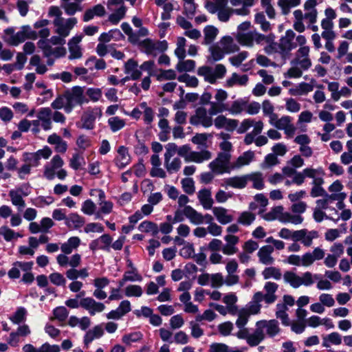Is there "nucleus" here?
<instances>
[{"instance_id": "f257e3e1", "label": "nucleus", "mask_w": 352, "mask_h": 352, "mask_svg": "<svg viewBox=\"0 0 352 352\" xmlns=\"http://www.w3.org/2000/svg\"><path fill=\"white\" fill-rule=\"evenodd\" d=\"M236 41L242 46L252 48L254 44H266L264 52L270 55L277 52V43L275 42V36L273 34H263L256 31H249L247 34H239Z\"/></svg>"}, {"instance_id": "f03ea898", "label": "nucleus", "mask_w": 352, "mask_h": 352, "mask_svg": "<svg viewBox=\"0 0 352 352\" xmlns=\"http://www.w3.org/2000/svg\"><path fill=\"white\" fill-rule=\"evenodd\" d=\"M317 4V0H306L304 3V9L307 11L306 13L304 14L301 10L294 11L293 28L296 31L302 33L305 30L304 20L309 24H314L317 21L318 12L315 8Z\"/></svg>"}, {"instance_id": "7ed1b4c3", "label": "nucleus", "mask_w": 352, "mask_h": 352, "mask_svg": "<svg viewBox=\"0 0 352 352\" xmlns=\"http://www.w3.org/2000/svg\"><path fill=\"white\" fill-rule=\"evenodd\" d=\"M309 54V47H300L296 52L294 58L291 61V67L285 74V76L294 78L301 77L303 72L307 70L311 66Z\"/></svg>"}, {"instance_id": "20e7f679", "label": "nucleus", "mask_w": 352, "mask_h": 352, "mask_svg": "<svg viewBox=\"0 0 352 352\" xmlns=\"http://www.w3.org/2000/svg\"><path fill=\"white\" fill-rule=\"evenodd\" d=\"M4 33L5 41L13 46H18L28 39L36 40L38 38V32L29 25L21 26L17 32H14V28H9L4 30Z\"/></svg>"}, {"instance_id": "39448f33", "label": "nucleus", "mask_w": 352, "mask_h": 352, "mask_svg": "<svg viewBox=\"0 0 352 352\" xmlns=\"http://www.w3.org/2000/svg\"><path fill=\"white\" fill-rule=\"evenodd\" d=\"M324 250L319 247L315 248L312 252H307L302 255L291 254L287 256L286 262L292 265L308 267L314 264L316 261L324 258Z\"/></svg>"}, {"instance_id": "423d86ee", "label": "nucleus", "mask_w": 352, "mask_h": 352, "mask_svg": "<svg viewBox=\"0 0 352 352\" xmlns=\"http://www.w3.org/2000/svg\"><path fill=\"white\" fill-rule=\"evenodd\" d=\"M314 278H317L318 275H314L310 272H305L298 275L292 271H286L283 274L284 282L294 289L299 288L301 286L309 287L314 283Z\"/></svg>"}, {"instance_id": "0eeeda50", "label": "nucleus", "mask_w": 352, "mask_h": 352, "mask_svg": "<svg viewBox=\"0 0 352 352\" xmlns=\"http://www.w3.org/2000/svg\"><path fill=\"white\" fill-rule=\"evenodd\" d=\"M178 155L183 157L186 162L202 163L212 157V153L208 150L192 151L188 145L178 147Z\"/></svg>"}, {"instance_id": "6e6552de", "label": "nucleus", "mask_w": 352, "mask_h": 352, "mask_svg": "<svg viewBox=\"0 0 352 352\" xmlns=\"http://www.w3.org/2000/svg\"><path fill=\"white\" fill-rule=\"evenodd\" d=\"M255 327H256L260 343L265 339L266 335L272 338L278 335L280 332L279 323L275 319L257 321Z\"/></svg>"}, {"instance_id": "1a4fd4ad", "label": "nucleus", "mask_w": 352, "mask_h": 352, "mask_svg": "<svg viewBox=\"0 0 352 352\" xmlns=\"http://www.w3.org/2000/svg\"><path fill=\"white\" fill-rule=\"evenodd\" d=\"M226 72L227 69L223 64H217L214 69L206 65L199 67L197 74L204 77L205 81L214 84L218 79H221L225 76Z\"/></svg>"}, {"instance_id": "9d476101", "label": "nucleus", "mask_w": 352, "mask_h": 352, "mask_svg": "<svg viewBox=\"0 0 352 352\" xmlns=\"http://www.w3.org/2000/svg\"><path fill=\"white\" fill-rule=\"evenodd\" d=\"M232 155L226 153H219L217 157L209 164V168L216 175L229 173L232 168L230 164Z\"/></svg>"}, {"instance_id": "9b49d317", "label": "nucleus", "mask_w": 352, "mask_h": 352, "mask_svg": "<svg viewBox=\"0 0 352 352\" xmlns=\"http://www.w3.org/2000/svg\"><path fill=\"white\" fill-rule=\"evenodd\" d=\"M107 7L109 10L113 12L109 16V21L113 24H117L126 14V8L124 0H107Z\"/></svg>"}, {"instance_id": "f8f14e48", "label": "nucleus", "mask_w": 352, "mask_h": 352, "mask_svg": "<svg viewBox=\"0 0 352 352\" xmlns=\"http://www.w3.org/2000/svg\"><path fill=\"white\" fill-rule=\"evenodd\" d=\"M190 123L192 125H201L208 128L213 124V118L205 107H199L196 109L195 114L190 118Z\"/></svg>"}, {"instance_id": "ddd939ff", "label": "nucleus", "mask_w": 352, "mask_h": 352, "mask_svg": "<svg viewBox=\"0 0 352 352\" xmlns=\"http://www.w3.org/2000/svg\"><path fill=\"white\" fill-rule=\"evenodd\" d=\"M77 19L75 17L54 19L53 23L55 27V32L58 35L67 37L69 35L70 31L77 24Z\"/></svg>"}, {"instance_id": "4468645a", "label": "nucleus", "mask_w": 352, "mask_h": 352, "mask_svg": "<svg viewBox=\"0 0 352 352\" xmlns=\"http://www.w3.org/2000/svg\"><path fill=\"white\" fill-rule=\"evenodd\" d=\"M278 289V285L274 282L267 281L263 286L264 293L257 292L256 294L258 299H262L266 304H272L278 298L276 292Z\"/></svg>"}, {"instance_id": "2eb2a0df", "label": "nucleus", "mask_w": 352, "mask_h": 352, "mask_svg": "<svg viewBox=\"0 0 352 352\" xmlns=\"http://www.w3.org/2000/svg\"><path fill=\"white\" fill-rule=\"evenodd\" d=\"M145 53L156 56L158 53L166 50L168 45L166 41H153L146 38L140 43Z\"/></svg>"}, {"instance_id": "dca6fc26", "label": "nucleus", "mask_w": 352, "mask_h": 352, "mask_svg": "<svg viewBox=\"0 0 352 352\" xmlns=\"http://www.w3.org/2000/svg\"><path fill=\"white\" fill-rule=\"evenodd\" d=\"M80 305L86 309L91 316L101 313L105 309V305L102 302H97L91 297L82 298L80 300Z\"/></svg>"}, {"instance_id": "f3484780", "label": "nucleus", "mask_w": 352, "mask_h": 352, "mask_svg": "<svg viewBox=\"0 0 352 352\" xmlns=\"http://www.w3.org/2000/svg\"><path fill=\"white\" fill-rule=\"evenodd\" d=\"M264 123L262 120H255L254 119L245 118L243 120L237 128V133L242 134L245 133L251 127H253L254 133H261L263 129Z\"/></svg>"}, {"instance_id": "a211bd4d", "label": "nucleus", "mask_w": 352, "mask_h": 352, "mask_svg": "<svg viewBox=\"0 0 352 352\" xmlns=\"http://www.w3.org/2000/svg\"><path fill=\"white\" fill-rule=\"evenodd\" d=\"M69 102L72 109L78 104H82L88 102L87 99L84 95V91L82 88L80 87H74L71 91H67Z\"/></svg>"}, {"instance_id": "6ab92c4d", "label": "nucleus", "mask_w": 352, "mask_h": 352, "mask_svg": "<svg viewBox=\"0 0 352 352\" xmlns=\"http://www.w3.org/2000/svg\"><path fill=\"white\" fill-rule=\"evenodd\" d=\"M82 39V35H76L72 38L68 42L69 60L80 59L82 56V47L79 45Z\"/></svg>"}, {"instance_id": "aec40b11", "label": "nucleus", "mask_w": 352, "mask_h": 352, "mask_svg": "<svg viewBox=\"0 0 352 352\" xmlns=\"http://www.w3.org/2000/svg\"><path fill=\"white\" fill-rule=\"evenodd\" d=\"M239 331L236 333V336L239 339L245 340L248 344L250 346H256L260 344L258 336L257 334L256 327L252 333H249V330L244 327H238Z\"/></svg>"}, {"instance_id": "412c9836", "label": "nucleus", "mask_w": 352, "mask_h": 352, "mask_svg": "<svg viewBox=\"0 0 352 352\" xmlns=\"http://www.w3.org/2000/svg\"><path fill=\"white\" fill-rule=\"evenodd\" d=\"M274 252V247L266 245L261 247L258 252L257 256L258 261L265 265H272L275 262V258L272 256Z\"/></svg>"}, {"instance_id": "4be33fe9", "label": "nucleus", "mask_w": 352, "mask_h": 352, "mask_svg": "<svg viewBox=\"0 0 352 352\" xmlns=\"http://www.w3.org/2000/svg\"><path fill=\"white\" fill-rule=\"evenodd\" d=\"M64 164L63 159L58 155H54L50 161L49 166L45 167L44 177L48 180L55 177V170L61 168Z\"/></svg>"}, {"instance_id": "5701e85b", "label": "nucleus", "mask_w": 352, "mask_h": 352, "mask_svg": "<svg viewBox=\"0 0 352 352\" xmlns=\"http://www.w3.org/2000/svg\"><path fill=\"white\" fill-rule=\"evenodd\" d=\"M50 35V31L48 28L41 29L38 32V37L41 39L37 42L38 47L43 52V56L49 58L50 52H51L52 46L49 44V41L46 38Z\"/></svg>"}, {"instance_id": "b1692460", "label": "nucleus", "mask_w": 352, "mask_h": 352, "mask_svg": "<svg viewBox=\"0 0 352 352\" xmlns=\"http://www.w3.org/2000/svg\"><path fill=\"white\" fill-rule=\"evenodd\" d=\"M52 111L48 107L40 109L37 113L36 118L41 122V128L45 131H49L52 128Z\"/></svg>"}, {"instance_id": "393cba45", "label": "nucleus", "mask_w": 352, "mask_h": 352, "mask_svg": "<svg viewBox=\"0 0 352 352\" xmlns=\"http://www.w3.org/2000/svg\"><path fill=\"white\" fill-rule=\"evenodd\" d=\"M233 7L241 6L240 8H234L235 14L239 16H248L250 14V8L252 7L256 0H230Z\"/></svg>"}, {"instance_id": "a878e982", "label": "nucleus", "mask_w": 352, "mask_h": 352, "mask_svg": "<svg viewBox=\"0 0 352 352\" xmlns=\"http://www.w3.org/2000/svg\"><path fill=\"white\" fill-rule=\"evenodd\" d=\"M344 186L339 180L333 182L328 188L331 194H328V197L334 200H344L346 198V193L342 192Z\"/></svg>"}, {"instance_id": "bb28decb", "label": "nucleus", "mask_w": 352, "mask_h": 352, "mask_svg": "<svg viewBox=\"0 0 352 352\" xmlns=\"http://www.w3.org/2000/svg\"><path fill=\"white\" fill-rule=\"evenodd\" d=\"M248 185L246 175H236L226 178L222 184L226 188L231 187L236 189L245 188Z\"/></svg>"}, {"instance_id": "cd10ccee", "label": "nucleus", "mask_w": 352, "mask_h": 352, "mask_svg": "<svg viewBox=\"0 0 352 352\" xmlns=\"http://www.w3.org/2000/svg\"><path fill=\"white\" fill-rule=\"evenodd\" d=\"M318 232L316 230H299L297 242L300 241L304 246L310 247L313 243V240L318 239Z\"/></svg>"}, {"instance_id": "c85d7f7f", "label": "nucleus", "mask_w": 352, "mask_h": 352, "mask_svg": "<svg viewBox=\"0 0 352 352\" xmlns=\"http://www.w3.org/2000/svg\"><path fill=\"white\" fill-rule=\"evenodd\" d=\"M314 80H311L310 82H302L298 84L295 87L289 89V93L292 96H305L311 92L314 88Z\"/></svg>"}, {"instance_id": "c756f323", "label": "nucleus", "mask_w": 352, "mask_h": 352, "mask_svg": "<svg viewBox=\"0 0 352 352\" xmlns=\"http://www.w3.org/2000/svg\"><path fill=\"white\" fill-rule=\"evenodd\" d=\"M118 155L115 159L116 165L120 169L124 168L131 162V156L128 148L124 146H120L117 151Z\"/></svg>"}, {"instance_id": "7c9ffc66", "label": "nucleus", "mask_w": 352, "mask_h": 352, "mask_svg": "<svg viewBox=\"0 0 352 352\" xmlns=\"http://www.w3.org/2000/svg\"><path fill=\"white\" fill-rule=\"evenodd\" d=\"M183 214L193 225H200L204 223V215L190 206L184 207Z\"/></svg>"}, {"instance_id": "2f4dec72", "label": "nucleus", "mask_w": 352, "mask_h": 352, "mask_svg": "<svg viewBox=\"0 0 352 352\" xmlns=\"http://www.w3.org/2000/svg\"><path fill=\"white\" fill-rule=\"evenodd\" d=\"M255 157L254 152L248 151L239 155L236 160L232 162V168L239 169L245 166L249 165Z\"/></svg>"}, {"instance_id": "473e14b6", "label": "nucleus", "mask_w": 352, "mask_h": 352, "mask_svg": "<svg viewBox=\"0 0 352 352\" xmlns=\"http://www.w3.org/2000/svg\"><path fill=\"white\" fill-rule=\"evenodd\" d=\"M22 350L23 352H60L58 345H51L47 342L43 344L40 347L36 348L31 344H25Z\"/></svg>"}, {"instance_id": "72a5a7b5", "label": "nucleus", "mask_w": 352, "mask_h": 352, "mask_svg": "<svg viewBox=\"0 0 352 352\" xmlns=\"http://www.w3.org/2000/svg\"><path fill=\"white\" fill-rule=\"evenodd\" d=\"M124 72L131 76V80H138L142 76L140 69L138 67V63L135 60L131 58L128 60L124 65Z\"/></svg>"}, {"instance_id": "f704fd0d", "label": "nucleus", "mask_w": 352, "mask_h": 352, "mask_svg": "<svg viewBox=\"0 0 352 352\" xmlns=\"http://www.w3.org/2000/svg\"><path fill=\"white\" fill-rule=\"evenodd\" d=\"M212 213L217 221L222 224H228L233 221V216L228 213V210L223 207L212 208Z\"/></svg>"}, {"instance_id": "c9c22d12", "label": "nucleus", "mask_w": 352, "mask_h": 352, "mask_svg": "<svg viewBox=\"0 0 352 352\" xmlns=\"http://www.w3.org/2000/svg\"><path fill=\"white\" fill-rule=\"evenodd\" d=\"M52 107L54 109H63L64 111L69 113L72 109L70 106L67 91L62 95L58 96L52 103Z\"/></svg>"}, {"instance_id": "e433bc0d", "label": "nucleus", "mask_w": 352, "mask_h": 352, "mask_svg": "<svg viewBox=\"0 0 352 352\" xmlns=\"http://www.w3.org/2000/svg\"><path fill=\"white\" fill-rule=\"evenodd\" d=\"M226 54H232L239 50V47L230 36H224L218 42Z\"/></svg>"}, {"instance_id": "4c0bfd02", "label": "nucleus", "mask_w": 352, "mask_h": 352, "mask_svg": "<svg viewBox=\"0 0 352 352\" xmlns=\"http://www.w3.org/2000/svg\"><path fill=\"white\" fill-rule=\"evenodd\" d=\"M197 198L205 210H210L212 208L214 201L212 198V193L210 190L204 188L197 192Z\"/></svg>"}, {"instance_id": "58836bf2", "label": "nucleus", "mask_w": 352, "mask_h": 352, "mask_svg": "<svg viewBox=\"0 0 352 352\" xmlns=\"http://www.w3.org/2000/svg\"><path fill=\"white\" fill-rule=\"evenodd\" d=\"M47 142L55 146L54 149L57 153H65L67 149V142L56 133H53L47 138Z\"/></svg>"}, {"instance_id": "ea45409f", "label": "nucleus", "mask_w": 352, "mask_h": 352, "mask_svg": "<svg viewBox=\"0 0 352 352\" xmlns=\"http://www.w3.org/2000/svg\"><path fill=\"white\" fill-rule=\"evenodd\" d=\"M155 3L157 6L162 7L163 12L161 14V19L163 21L168 20L171 18V12L174 9L173 1L168 0H155Z\"/></svg>"}, {"instance_id": "a19ab883", "label": "nucleus", "mask_w": 352, "mask_h": 352, "mask_svg": "<svg viewBox=\"0 0 352 352\" xmlns=\"http://www.w3.org/2000/svg\"><path fill=\"white\" fill-rule=\"evenodd\" d=\"M80 239L78 236L70 237L66 242L60 245V250L65 254H70L76 250L80 244Z\"/></svg>"}, {"instance_id": "79ce46f5", "label": "nucleus", "mask_w": 352, "mask_h": 352, "mask_svg": "<svg viewBox=\"0 0 352 352\" xmlns=\"http://www.w3.org/2000/svg\"><path fill=\"white\" fill-rule=\"evenodd\" d=\"M104 334V330L100 325H96L91 329L89 330L85 337L84 343L88 346V345L95 339L101 338Z\"/></svg>"}, {"instance_id": "37998d69", "label": "nucleus", "mask_w": 352, "mask_h": 352, "mask_svg": "<svg viewBox=\"0 0 352 352\" xmlns=\"http://www.w3.org/2000/svg\"><path fill=\"white\" fill-rule=\"evenodd\" d=\"M245 175L247 183H248V182H251L254 188L261 190L264 188V181L262 173L256 171Z\"/></svg>"}, {"instance_id": "c03bdc74", "label": "nucleus", "mask_w": 352, "mask_h": 352, "mask_svg": "<svg viewBox=\"0 0 352 352\" xmlns=\"http://www.w3.org/2000/svg\"><path fill=\"white\" fill-rule=\"evenodd\" d=\"M65 225L70 229H78L81 228L85 223L83 217L76 213L70 214L65 219Z\"/></svg>"}, {"instance_id": "a18cd8bd", "label": "nucleus", "mask_w": 352, "mask_h": 352, "mask_svg": "<svg viewBox=\"0 0 352 352\" xmlns=\"http://www.w3.org/2000/svg\"><path fill=\"white\" fill-rule=\"evenodd\" d=\"M246 107L247 102L243 99H238L234 100L230 107H227V111L232 116L239 115L246 109Z\"/></svg>"}, {"instance_id": "49530a36", "label": "nucleus", "mask_w": 352, "mask_h": 352, "mask_svg": "<svg viewBox=\"0 0 352 352\" xmlns=\"http://www.w3.org/2000/svg\"><path fill=\"white\" fill-rule=\"evenodd\" d=\"M30 65L35 67V72L43 75L47 71V67L42 62L41 56L38 54H34L30 59Z\"/></svg>"}, {"instance_id": "de8ad7c7", "label": "nucleus", "mask_w": 352, "mask_h": 352, "mask_svg": "<svg viewBox=\"0 0 352 352\" xmlns=\"http://www.w3.org/2000/svg\"><path fill=\"white\" fill-rule=\"evenodd\" d=\"M265 280L274 279L278 280L282 277L281 270L279 267L269 266L265 267L261 272Z\"/></svg>"}, {"instance_id": "09e8293b", "label": "nucleus", "mask_w": 352, "mask_h": 352, "mask_svg": "<svg viewBox=\"0 0 352 352\" xmlns=\"http://www.w3.org/2000/svg\"><path fill=\"white\" fill-rule=\"evenodd\" d=\"M248 81V77L247 75L239 76L236 73H233L232 76L226 80V87L230 88L236 85L243 86L247 84Z\"/></svg>"}, {"instance_id": "8fccbe9b", "label": "nucleus", "mask_w": 352, "mask_h": 352, "mask_svg": "<svg viewBox=\"0 0 352 352\" xmlns=\"http://www.w3.org/2000/svg\"><path fill=\"white\" fill-rule=\"evenodd\" d=\"M256 219V214L249 210H245L241 212L238 218L237 223L243 226H251Z\"/></svg>"}, {"instance_id": "3c124183", "label": "nucleus", "mask_w": 352, "mask_h": 352, "mask_svg": "<svg viewBox=\"0 0 352 352\" xmlns=\"http://www.w3.org/2000/svg\"><path fill=\"white\" fill-rule=\"evenodd\" d=\"M84 0H73L69 2L63 3L62 8L64 9L66 14L68 15H74L76 12L81 11L82 10L80 3Z\"/></svg>"}, {"instance_id": "603ef678", "label": "nucleus", "mask_w": 352, "mask_h": 352, "mask_svg": "<svg viewBox=\"0 0 352 352\" xmlns=\"http://www.w3.org/2000/svg\"><path fill=\"white\" fill-rule=\"evenodd\" d=\"M324 183V179H316L315 182H311V189L310 191V195L314 197H322L328 194L325 189L322 187Z\"/></svg>"}, {"instance_id": "864d4df0", "label": "nucleus", "mask_w": 352, "mask_h": 352, "mask_svg": "<svg viewBox=\"0 0 352 352\" xmlns=\"http://www.w3.org/2000/svg\"><path fill=\"white\" fill-rule=\"evenodd\" d=\"M219 138L221 140L219 143V148L221 150L220 153H227L231 154L232 151V144L229 141L230 139V135L224 132H221L218 135Z\"/></svg>"}, {"instance_id": "5fc2aeb1", "label": "nucleus", "mask_w": 352, "mask_h": 352, "mask_svg": "<svg viewBox=\"0 0 352 352\" xmlns=\"http://www.w3.org/2000/svg\"><path fill=\"white\" fill-rule=\"evenodd\" d=\"M218 11L214 14H217V19L221 22H228L233 14H235L234 8L228 6L227 5L217 9Z\"/></svg>"}, {"instance_id": "6e6d98bb", "label": "nucleus", "mask_w": 352, "mask_h": 352, "mask_svg": "<svg viewBox=\"0 0 352 352\" xmlns=\"http://www.w3.org/2000/svg\"><path fill=\"white\" fill-rule=\"evenodd\" d=\"M263 301L262 299H258L257 294L255 293L253 296L252 301L250 302L248 305L243 308L250 315H256L260 313L261 309V302Z\"/></svg>"}, {"instance_id": "4d7b16f0", "label": "nucleus", "mask_w": 352, "mask_h": 352, "mask_svg": "<svg viewBox=\"0 0 352 352\" xmlns=\"http://www.w3.org/2000/svg\"><path fill=\"white\" fill-rule=\"evenodd\" d=\"M342 342V337L338 332H332L322 338V346L328 348L331 344L339 345Z\"/></svg>"}, {"instance_id": "13d9d810", "label": "nucleus", "mask_w": 352, "mask_h": 352, "mask_svg": "<svg viewBox=\"0 0 352 352\" xmlns=\"http://www.w3.org/2000/svg\"><path fill=\"white\" fill-rule=\"evenodd\" d=\"M303 173L305 177L311 178L312 182H315V180L324 179L323 177L325 173L322 167H318L317 168H306L303 170Z\"/></svg>"}, {"instance_id": "bf43d9fd", "label": "nucleus", "mask_w": 352, "mask_h": 352, "mask_svg": "<svg viewBox=\"0 0 352 352\" xmlns=\"http://www.w3.org/2000/svg\"><path fill=\"white\" fill-rule=\"evenodd\" d=\"M300 3V0H278L277 2L278 6L280 8L281 13L283 15H287L292 8L296 7Z\"/></svg>"}, {"instance_id": "052dcab7", "label": "nucleus", "mask_w": 352, "mask_h": 352, "mask_svg": "<svg viewBox=\"0 0 352 352\" xmlns=\"http://www.w3.org/2000/svg\"><path fill=\"white\" fill-rule=\"evenodd\" d=\"M283 207L278 206L272 208L268 212L264 214L262 218L267 221L278 220L280 221Z\"/></svg>"}, {"instance_id": "680f3d73", "label": "nucleus", "mask_w": 352, "mask_h": 352, "mask_svg": "<svg viewBox=\"0 0 352 352\" xmlns=\"http://www.w3.org/2000/svg\"><path fill=\"white\" fill-rule=\"evenodd\" d=\"M9 197L13 206H16L18 210L21 211L25 207V202L23 196L18 193V190H10Z\"/></svg>"}, {"instance_id": "e2e57ef3", "label": "nucleus", "mask_w": 352, "mask_h": 352, "mask_svg": "<svg viewBox=\"0 0 352 352\" xmlns=\"http://www.w3.org/2000/svg\"><path fill=\"white\" fill-rule=\"evenodd\" d=\"M186 39L183 36L177 38L176 48L174 54L179 59H184L186 56Z\"/></svg>"}, {"instance_id": "0e129e2a", "label": "nucleus", "mask_w": 352, "mask_h": 352, "mask_svg": "<svg viewBox=\"0 0 352 352\" xmlns=\"http://www.w3.org/2000/svg\"><path fill=\"white\" fill-rule=\"evenodd\" d=\"M219 33L218 29L213 25H207L204 30L205 45L210 44L216 38Z\"/></svg>"}, {"instance_id": "69168bd1", "label": "nucleus", "mask_w": 352, "mask_h": 352, "mask_svg": "<svg viewBox=\"0 0 352 352\" xmlns=\"http://www.w3.org/2000/svg\"><path fill=\"white\" fill-rule=\"evenodd\" d=\"M303 221V218L299 214H292L287 212H282L280 222L284 223H292L295 225L300 224Z\"/></svg>"}, {"instance_id": "338daca9", "label": "nucleus", "mask_w": 352, "mask_h": 352, "mask_svg": "<svg viewBox=\"0 0 352 352\" xmlns=\"http://www.w3.org/2000/svg\"><path fill=\"white\" fill-rule=\"evenodd\" d=\"M107 122L111 131L113 133L121 130L126 125L125 120L118 116H113L109 118Z\"/></svg>"}, {"instance_id": "774afa93", "label": "nucleus", "mask_w": 352, "mask_h": 352, "mask_svg": "<svg viewBox=\"0 0 352 352\" xmlns=\"http://www.w3.org/2000/svg\"><path fill=\"white\" fill-rule=\"evenodd\" d=\"M237 297L233 293L228 294L223 298V302L228 307L229 313L232 314H236V313L237 307L235 305Z\"/></svg>"}]
</instances>
